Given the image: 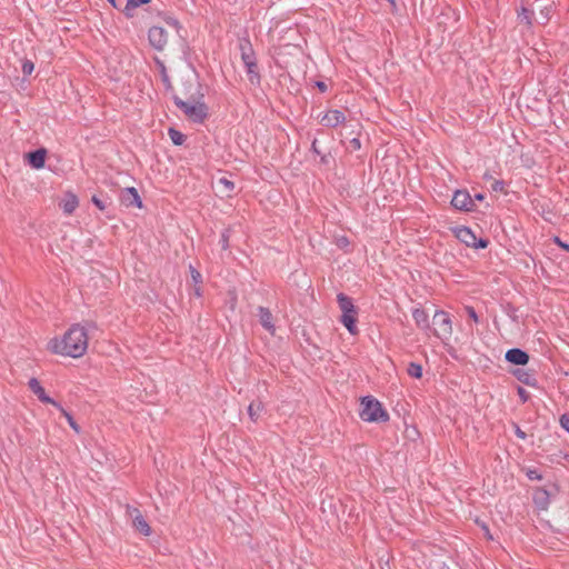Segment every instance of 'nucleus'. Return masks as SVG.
<instances>
[{
    "mask_svg": "<svg viewBox=\"0 0 569 569\" xmlns=\"http://www.w3.org/2000/svg\"><path fill=\"white\" fill-rule=\"evenodd\" d=\"M88 346L87 329L79 323H74L63 335L51 338L47 343V350L53 355L77 359L87 352Z\"/></svg>",
    "mask_w": 569,
    "mask_h": 569,
    "instance_id": "nucleus-1",
    "label": "nucleus"
},
{
    "mask_svg": "<svg viewBox=\"0 0 569 569\" xmlns=\"http://www.w3.org/2000/svg\"><path fill=\"white\" fill-rule=\"evenodd\" d=\"M179 23L177 20L169 18L163 21V24L153 26L149 29L148 39L149 43L158 51H163L172 34L179 33Z\"/></svg>",
    "mask_w": 569,
    "mask_h": 569,
    "instance_id": "nucleus-2",
    "label": "nucleus"
},
{
    "mask_svg": "<svg viewBox=\"0 0 569 569\" xmlns=\"http://www.w3.org/2000/svg\"><path fill=\"white\" fill-rule=\"evenodd\" d=\"M360 418L367 422H385L389 415L377 399L365 397L361 399Z\"/></svg>",
    "mask_w": 569,
    "mask_h": 569,
    "instance_id": "nucleus-3",
    "label": "nucleus"
},
{
    "mask_svg": "<svg viewBox=\"0 0 569 569\" xmlns=\"http://www.w3.org/2000/svg\"><path fill=\"white\" fill-rule=\"evenodd\" d=\"M177 107L184 113V116L193 122H203L208 117V107L202 101H183L176 98Z\"/></svg>",
    "mask_w": 569,
    "mask_h": 569,
    "instance_id": "nucleus-4",
    "label": "nucleus"
},
{
    "mask_svg": "<svg viewBox=\"0 0 569 569\" xmlns=\"http://www.w3.org/2000/svg\"><path fill=\"white\" fill-rule=\"evenodd\" d=\"M451 231L453 236L465 243L467 247L475 248V249H485L488 247V240L486 239H477L473 231L468 227H455L451 228Z\"/></svg>",
    "mask_w": 569,
    "mask_h": 569,
    "instance_id": "nucleus-5",
    "label": "nucleus"
},
{
    "mask_svg": "<svg viewBox=\"0 0 569 569\" xmlns=\"http://www.w3.org/2000/svg\"><path fill=\"white\" fill-rule=\"evenodd\" d=\"M435 335L443 341L451 338L453 329L450 316L442 310L436 311L433 315Z\"/></svg>",
    "mask_w": 569,
    "mask_h": 569,
    "instance_id": "nucleus-6",
    "label": "nucleus"
},
{
    "mask_svg": "<svg viewBox=\"0 0 569 569\" xmlns=\"http://www.w3.org/2000/svg\"><path fill=\"white\" fill-rule=\"evenodd\" d=\"M241 58L244 62V66L247 68V73L249 77V81L253 84L259 83L260 77L257 69L256 59L253 57V53L250 48L242 49Z\"/></svg>",
    "mask_w": 569,
    "mask_h": 569,
    "instance_id": "nucleus-7",
    "label": "nucleus"
},
{
    "mask_svg": "<svg viewBox=\"0 0 569 569\" xmlns=\"http://www.w3.org/2000/svg\"><path fill=\"white\" fill-rule=\"evenodd\" d=\"M451 204L462 211H472L475 209V200L466 190H457L452 197Z\"/></svg>",
    "mask_w": 569,
    "mask_h": 569,
    "instance_id": "nucleus-8",
    "label": "nucleus"
},
{
    "mask_svg": "<svg viewBox=\"0 0 569 569\" xmlns=\"http://www.w3.org/2000/svg\"><path fill=\"white\" fill-rule=\"evenodd\" d=\"M28 387L41 402L52 405L56 408H60V403L47 395L44 388L41 386L37 378H31L28 382Z\"/></svg>",
    "mask_w": 569,
    "mask_h": 569,
    "instance_id": "nucleus-9",
    "label": "nucleus"
},
{
    "mask_svg": "<svg viewBox=\"0 0 569 569\" xmlns=\"http://www.w3.org/2000/svg\"><path fill=\"white\" fill-rule=\"evenodd\" d=\"M346 120V117L343 112L339 110H328L326 113H323L319 121L322 126L335 128L341 123H343Z\"/></svg>",
    "mask_w": 569,
    "mask_h": 569,
    "instance_id": "nucleus-10",
    "label": "nucleus"
},
{
    "mask_svg": "<svg viewBox=\"0 0 569 569\" xmlns=\"http://www.w3.org/2000/svg\"><path fill=\"white\" fill-rule=\"evenodd\" d=\"M59 207L61 208L64 214L70 216L79 207V198L73 192L68 191L60 200Z\"/></svg>",
    "mask_w": 569,
    "mask_h": 569,
    "instance_id": "nucleus-11",
    "label": "nucleus"
},
{
    "mask_svg": "<svg viewBox=\"0 0 569 569\" xmlns=\"http://www.w3.org/2000/svg\"><path fill=\"white\" fill-rule=\"evenodd\" d=\"M121 202L126 206V207H137L139 209H141L143 207L142 204V200L138 193V190L133 187H130V188H126L123 191H122V194H121Z\"/></svg>",
    "mask_w": 569,
    "mask_h": 569,
    "instance_id": "nucleus-12",
    "label": "nucleus"
},
{
    "mask_svg": "<svg viewBox=\"0 0 569 569\" xmlns=\"http://www.w3.org/2000/svg\"><path fill=\"white\" fill-rule=\"evenodd\" d=\"M132 517H133L132 523H133V527L136 528V530L146 537L150 536L151 528L148 525V522L146 521V519L143 518V516L140 513V511L134 509L132 512Z\"/></svg>",
    "mask_w": 569,
    "mask_h": 569,
    "instance_id": "nucleus-13",
    "label": "nucleus"
},
{
    "mask_svg": "<svg viewBox=\"0 0 569 569\" xmlns=\"http://www.w3.org/2000/svg\"><path fill=\"white\" fill-rule=\"evenodd\" d=\"M46 157H47L46 149H38V150H36L33 152H29L27 154L29 164L34 169H42L44 167Z\"/></svg>",
    "mask_w": 569,
    "mask_h": 569,
    "instance_id": "nucleus-14",
    "label": "nucleus"
},
{
    "mask_svg": "<svg viewBox=\"0 0 569 569\" xmlns=\"http://www.w3.org/2000/svg\"><path fill=\"white\" fill-rule=\"evenodd\" d=\"M506 360L515 365L525 366L529 361V356L520 349H510L506 352Z\"/></svg>",
    "mask_w": 569,
    "mask_h": 569,
    "instance_id": "nucleus-15",
    "label": "nucleus"
},
{
    "mask_svg": "<svg viewBox=\"0 0 569 569\" xmlns=\"http://www.w3.org/2000/svg\"><path fill=\"white\" fill-rule=\"evenodd\" d=\"M341 322L343 323V326L347 328V330L351 335H357L358 333L357 312H356V310L355 311H350L348 313H342Z\"/></svg>",
    "mask_w": 569,
    "mask_h": 569,
    "instance_id": "nucleus-16",
    "label": "nucleus"
},
{
    "mask_svg": "<svg viewBox=\"0 0 569 569\" xmlns=\"http://www.w3.org/2000/svg\"><path fill=\"white\" fill-rule=\"evenodd\" d=\"M259 320L266 330H268L270 333H274L273 318L268 309L263 307L259 308Z\"/></svg>",
    "mask_w": 569,
    "mask_h": 569,
    "instance_id": "nucleus-17",
    "label": "nucleus"
},
{
    "mask_svg": "<svg viewBox=\"0 0 569 569\" xmlns=\"http://www.w3.org/2000/svg\"><path fill=\"white\" fill-rule=\"evenodd\" d=\"M412 318L420 328H428L429 317L425 310L419 308L415 309L412 311Z\"/></svg>",
    "mask_w": 569,
    "mask_h": 569,
    "instance_id": "nucleus-18",
    "label": "nucleus"
},
{
    "mask_svg": "<svg viewBox=\"0 0 569 569\" xmlns=\"http://www.w3.org/2000/svg\"><path fill=\"white\" fill-rule=\"evenodd\" d=\"M338 303L342 313H348L356 310L351 299L343 293L338 295Z\"/></svg>",
    "mask_w": 569,
    "mask_h": 569,
    "instance_id": "nucleus-19",
    "label": "nucleus"
},
{
    "mask_svg": "<svg viewBox=\"0 0 569 569\" xmlns=\"http://www.w3.org/2000/svg\"><path fill=\"white\" fill-rule=\"evenodd\" d=\"M150 0H128L127 4L123 9V12L127 17L131 18L133 16V10L141 4L149 3Z\"/></svg>",
    "mask_w": 569,
    "mask_h": 569,
    "instance_id": "nucleus-20",
    "label": "nucleus"
},
{
    "mask_svg": "<svg viewBox=\"0 0 569 569\" xmlns=\"http://www.w3.org/2000/svg\"><path fill=\"white\" fill-rule=\"evenodd\" d=\"M192 281L194 282V293L199 297L201 295L200 283L202 282L201 273L192 266L189 267Z\"/></svg>",
    "mask_w": 569,
    "mask_h": 569,
    "instance_id": "nucleus-21",
    "label": "nucleus"
},
{
    "mask_svg": "<svg viewBox=\"0 0 569 569\" xmlns=\"http://www.w3.org/2000/svg\"><path fill=\"white\" fill-rule=\"evenodd\" d=\"M218 186L220 188V192L224 193L226 196H230L234 189V183L227 178H220L218 180Z\"/></svg>",
    "mask_w": 569,
    "mask_h": 569,
    "instance_id": "nucleus-22",
    "label": "nucleus"
},
{
    "mask_svg": "<svg viewBox=\"0 0 569 569\" xmlns=\"http://www.w3.org/2000/svg\"><path fill=\"white\" fill-rule=\"evenodd\" d=\"M168 134H169L172 143L176 146H181L186 140V136L173 128H170L168 130Z\"/></svg>",
    "mask_w": 569,
    "mask_h": 569,
    "instance_id": "nucleus-23",
    "label": "nucleus"
},
{
    "mask_svg": "<svg viewBox=\"0 0 569 569\" xmlns=\"http://www.w3.org/2000/svg\"><path fill=\"white\" fill-rule=\"evenodd\" d=\"M262 405L260 402L258 403H250L249 407H248V413H249V417L250 419L256 422L259 417H260V412L262 411Z\"/></svg>",
    "mask_w": 569,
    "mask_h": 569,
    "instance_id": "nucleus-24",
    "label": "nucleus"
},
{
    "mask_svg": "<svg viewBox=\"0 0 569 569\" xmlns=\"http://www.w3.org/2000/svg\"><path fill=\"white\" fill-rule=\"evenodd\" d=\"M518 19H519L520 23H523L526 26H530L531 24V20H532V12L530 10H528L527 8L522 7L518 11Z\"/></svg>",
    "mask_w": 569,
    "mask_h": 569,
    "instance_id": "nucleus-25",
    "label": "nucleus"
},
{
    "mask_svg": "<svg viewBox=\"0 0 569 569\" xmlns=\"http://www.w3.org/2000/svg\"><path fill=\"white\" fill-rule=\"evenodd\" d=\"M407 371L410 377L417 379H420L422 377V367L418 363L411 362Z\"/></svg>",
    "mask_w": 569,
    "mask_h": 569,
    "instance_id": "nucleus-26",
    "label": "nucleus"
},
{
    "mask_svg": "<svg viewBox=\"0 0 569 569\" xmlns=\"http://www.w3.org/2000/svg\"><path fill=\"white\" fill-rule=\"evenodd\" d=\"M62 416L67 419L69 426L76 431V432H80V428L79 426L76 423V421L73 420L72 416L67 411L64 410L61 406L60 408H58Z\"/></svg>",
    "mask_w": 569,
    "mask_h": 569,
    "instance_id": "nucleus-27",
    "label": "nucleus"
},
{
    "mask_svg": "<svg viewBox=\"0 0 569 569\" xmlns=\"http://www.w3.org/2000/svg\"><path fill=\"white\" fill-rule=\"evenodd\" d=\"M33 69H34V64H33V62H31V61H29V60H27V61H24V62H23V64H22V72H23L24 74H31V73H32V71H33Z\"/></svg>",
    "mask_w": 569,
    "mask_h": 569,
    "instance_id": "nucleus-28",
    "label": "nucleus"
},
{
    "mask_svg": "<svg viewBox=\"0 0 569 569\" xmlns=\"http://www.w3.org/2000/svg\"><path fill=\"white\" fill-rule=\"evenodd\" d=\"M518 379L527 385H530L532 377L528 372L519 371Z\"/></svg>",
    "mask_w": 569,
    "mask_h": 569,
    "instance_id": "nucleus-29",
    "label": "nucleus"
},
{
    "mask_svg": "<svg viewBox=\"0 0 569 569\" xmlns=\"http://www.w3.org/2000/svg\"><path fill=\"white\" fill-rule=\"evenodd\" d=\"M91 201H92V202H93V204H94L99 210H101V211H103V210L107 208V207H106V204H104V202H103L101 199H99L97 196H93V197L91 198Z\"/></svg>",
    "mask_w": 569,
    "mask_h": 569,
    "instance_id": "nucleus-30",
    "label": "nucleus"
},
{
    "mask_svg": "<svg viewBox=\"0 0 569 569\" xmlns=\"http://www.w3.org/2000/svg\"><path fill=\"white\" fill-rule=\"evenodd\" d=\"M561 427L569 432V415H562L560 418Z\"/></svg>",
    "mask_w": 569,
    "mask_h": 569,
    "instance_id": "nucleus-31",
    "label": "nucleus"
},
{
    "mask_svg": "<svg viewBox=\"0 0 569 569\" xmlns=\"http://www.w3.org/2000/svg\"><path fill=\"white\" fill-rule=\"evenodd\" d=\"M466 311L470 319H472L475 322H478V316L472 307H466Z\"/></svg>",
    "mask_w": 569,
    "mask_h": 569,
    "instance_id": "nucleus-32",
    "label": "nucleus"
},
{
    "mask_svg": "<svg viewBox=\"0 0 569 569\" xmlns=\"http://www.w3.org/2000/svg\"><path fill=\"white\" fill-rule=\"evenodd\" d=\"M515 432L518 438L526 439V432H523L518 426H516Z\"/></svg>",
    "mask_w": 569,
    "mask_h": 569,
    "instance_id": "nucleus-33",
    "label": "nucleus"
},
{
    "mask_svg": "<svg viewBox=\"0 0 569 569\" xmlns=\"http://www.w3.org/2000/svg\"><path fill=\"white\" fill-rule=\"evenodd\" d=\"M492 188H493V190H496V191H498V190L502 191V190H503V184H502V182H501V181L496 180V181L493 182V184H492Z\"/></svg>",
    "mask_w": 569,
    "mask_h": 569,
    "instance_id": "nucleus-34",
    "label": "nucleus"
},
{
    "mask_svg": "<svg viewBox=\"0 0 569 569\" xmlns=\"http://www.w3.org/2000/svg\"><path fill=\"white\" fill-rule=\"evenodd\" d=\"M555 241L556 243L561 247L562 249H565L566 251H569V244L567 243H563L559 238H555Z\"/></svg>",
    "mask_w": 569,
    "mask_h": 569,
    "instance_id": "nucleus-35",
    "label": "nucleus"
},
{
    "mask_svg": "<svg viewBox=\"0 0 569 569\" xmlns=\"http://www.w3.org/2000/svg\"><path fill=\"white\" fill-rule=\"evenodd\" d=\"M353 149H360V141L359 139L355 138L350 141Z\"/></svg>",
    "mask_w": 569,
    "mask_h": 569,
    "instance_id": "nucleus-36",
    "label": "nucleus"
},
{
    "mask_svg": "<svg viewBox=\"0 0 569 569\" xmlns=\"http://www.w3.org/2000/svg\"><path fill=\"white\" fill-rule=\"evenodd\" d=\"M338 244H339L340 247H346V246H348V244H349V241H348V239H347V238H345V237H343V238H340V239L338 240Z\"/></svg>",
    "mask_w": 569,
    "mask_h": 569,
    "instance_id": "nucleus-37",
    "label": "nucleus"
},
{
    "mask_svg": "<svg viewBox=\"0 0 569 569\" xmlns=\"http://www.w3.org/2000/svg\"><path fill=\"white\" fill-rule=\"evenodd\" d=\"M518 391H519V396L523 399V401H526V399H527L526 391L522 388H519Z\"/></svg>",
    "mask_w": 569,
    "mask_h": 569,
    "instance_id": "nucleus-38",
    "label": "nucleus"
},
{
    "mask_svg": "<svg viewBox=\"0 0 569 569\" xmlns=\"http://www.w3.org/2000/svg\"><path fill=\"white\" fill-rule=\"evenodd\" d=\"M483 530H485L486 536H487L489 539H491L492 537H491L490 531H489V529H488V527H487V526H483Z\"/></svg>",
    "mask_w": 569,
    "mask_h": 569,
    "instance_id": "nucleus-39",
    "label": "nucleus"
},
{
    "mask_svg": "<svg viewBox=\"0 0 569 569\" xmlns=\"http://www.w3.org/2000/svg\"><path fill=\"white\" fill-rule=\"evenodd\" d=\"M475 199L479 200V201H482L485 199V197H483V194L478 193V194L475 196Z\"/></svg>",
    "mask_w": 569,
    "mask_h": 569,
    "instance_id": "nucleus-40",
    "label": "nucleus"
},
{
    "mask_svg": "<svg viewBox=\"0 0 569 569\" xmlns=\"http://www.w3.org/2000/svg\"><path fill=\"white\" fill-rule=\"evenodd\" d=\"M112 7H117L116 0H108Z\"/></svg>",
    "mask_w": 569,
    "mask_h": 569,
    "instance_id": "nucleus-41",
    "label": "nucleus"
},
{
    "mask_svg": "<svg viewBox=\"0 0 569 569\" xmlns=\"http://www.w3.org/2000/svg\"><path fill=\"white\" fill-rule=\"evenodd\" d=\"M318 87L323 91L326 89V86L323 83H318Z\"/></svg>",
    "mask_w": 569,
    "mask_h": 569,
    "instance_id": "nucleus-42",
    "label": "nucleus"
},
{
    "mask_svg": "<svg viewBox=\"0 0 569 569\" xmlns=\"http://www.w3.org/2000/svg\"><path fill=\"white\" fill-rule=\"evenodd\" d=\"M442 569H450V568L445 566Z\"/></svg>",
    "mask_w": 569,
    "mask_h": 569,
    "instance_id": "nucleus-43",
    "label": "nucleus"
}]
</instances>
